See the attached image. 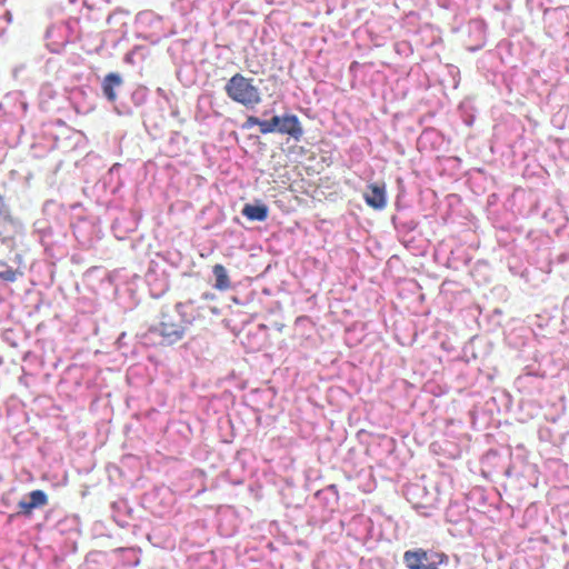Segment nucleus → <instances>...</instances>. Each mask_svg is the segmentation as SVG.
<instances>
[{"mask_svg":"<svg viewBox=\"0 0 569 569\" xmlns=\"http://www.w3.org/2000/svg\"><path fill=\"white\" fill-rule=\"evenodd\" d=\"M451 32L455 33H466L469 36V20L465 21L462 17H455Z\"/></svg>","mask_w":569,"mask_h":569,"instance_id":"ddd939ff","label":"nucleus"},{"mask_svg":"<svg viewBox=\"0 0 569 569\" xmlns=\"http://www.w3.org/2000/svg\"><path fill=\"white\" fill-rule=\"evenodd\" d=\"M448 556L443 552L425 550L422 548L408 550L403 555V562L408 569H440L448 563Z\"/></svg>","mask_w":569,"mask_h":569,"instance_id":"20e7f679","label":"nucleus"},{"mask_svg":"<svg viewBox=\"0 0 569 569\" xmlns=\"http://www.w3.org/2000/svg\"><path fill=\"white\" fill-rule=\"evenodd\" d=\"M254 126L259 127L261 134L278 132L280 134H288L297 141L303 134L302 126L296 114L273 116L270 120H261L256 116H248L241 128L249 130Z\"/></svg>","mask_w":569,"mask_h":569,"instance_id":"f03ea898","label":"nucleus"},{"mask_svg":"<svg viewBox=\"0 0 569 569\" xmlns=\"http://www.w3.org/2000/svg\"><path fill=\"white\" fill-rule=\"evenodd\" d=\"M29 501L21 500L18 503L19 511L14 515L9 516V520H11L16 516H24V517H31L33 509L36 508H42L48 505V496L44 491L37 489L32 490L29 493Z\"/></svg>","mask_w":569,"mask_h":569,"instance_id":"39448f33","label":"nucleus"},{"mask_svg":"<svg viewBox=\"0 0 569 569\" xmlns=\"http://www.w3.org/2000/svg\"><path fill=\"white\" fill-rule=\"evenodd\" d=\"M400 1H401V0H395V1H393V7H396V8L398 9V8H399V2H400Z\"/></svg>","mask_w":569,"mask_h":569,"instance_id":"dca6fc26","label":"nucleus"},{"mask_svg":"<svg viewBox=\"0 0 569 569\" xmlns=\"http://www.w3.org/2000/svg\"><path fill=\"white\" fill-rule=\"evenodd\" d=\"M176 311L180 322H174L168 313H162L161 321L149 329L150 335L159 336L166 345H173L184 337L186 328L200 318V308L192 301L178 302Z\"/></svg>","mask_w":569,"mask_h":569,"instance_id":"f257e3e1","label":"nucleus"},{"mask_svg":"<svg viewBox=\"0 0 569 569\" xmlns=\"http://www.w3.org/2000/svg\"><path fill=\"white\" fill-rule=\"evenodd\" d=\"M367 203L375 208L380 209L386 204L385 191L377 186H370L369 191L365 193Z\"/></svg>","mask_w":569,"mask_h":569,"instance_id":"1a4fd4ad","label":"nucleus"},{"mask_svg":"<svg viewBox=\"0 0 569 569\" xmlns=\"http://www.w3.org/2000/svg\"><path fill=\"white\" fill-rule=\"evenodd\" d=\"M212 272L216 278L214 288L217 290L226 291V290L230 289L231 281H230V278L228 276L226 268L222 264H220V263L214 264L212 267Z\"/></svg>","mask_w":569,"mask_h":569,"instance_id":"6e6552de","label":"nucleus"},{"mask_svg":"<svg viewBox=\"0 0 569 569\" xmlns=\"http://www.w3.org/2000/svg\"><path fill=\"white\" fill-rule=\"evenodd\" d=\"M487 30V23L483 19L477 17L469 19V36H477L485 33Z\"/></svg>","mask_w":569,"mask_h":569,"instance_id":"f8f14e48","label":"nucleus"},{"mask_svg":"<svg viewBox=\"0 0 569 569\" xmlns=\"http://www.w3.org/2000/svg\"><path fill=\"white\" fill-rule=\"evenodd\" d=\"M242 214L251 221H264L268 218V207L264 204H246Z\"/></svg>","mask_w":569,"mask_h":569,"instance_id":"0eeeda50","label":"nucleus"},{"mask_svg":"<svg viewBox=\"0 0 569 569\" xmlns=\"http://www.w3.org/2000/svg\"><path fill=\"white\" fill-rule=\"evenodd\" d=\"M469 0H438V3L452 11H465L468 9Z\"/></svg>","mask_w":569,"mask_h":569,"instance_id":"9d476101","label":"nucleus"},{"mask_svg":"<svg viewBox=\"0 0 569 569\" xmlns=\"http://www.w3.org/2000/svg\"><path fill=\"white\" fill-rule=\"evenodd\" d=\"M227 96L234 102L252 109L261 102V93L253 79L241 73L233 74L224 86Z\"/></svg>","mask_w":569,"mask_h":569,"instance_id":"7ed1b4c3","label":"nucleus"},{"mask_svg":"<svg viewBox=\"0 0 569 569\" xmlns=\"http://www.w3.org/2000/svg\"><path fill=\"white\" fill-rule=\"evenodd\" d=\"M502 16H503V19L501 20V22H502L503 26L507 23L508 19H512V17L508 16L507 13H502Z\"/></svg>","mask_w":569,"mask_h":569,"instance_id":"2eb2a0df","label":"nucleus"},{"mask_svg":"<svg viewBox=\"0 0 569 569\" xmlns=\"http://www.w3.org/2000/svg\"><path fill=\"white\" fill-rule=\"evenodd\" d=\"M2 503H3V505H6V506H8V503H7V501H6V499H4V498H2Z\"/></svg>","mask_w":569,"mask_h":569,"instance_id":"f3484780","label":"nucleus"},{"mask_svg":"<svg viewBox=\"0 0 569 569\" xmlns=\"http://www.w3.org/2000/svg\"><path fill=\"white\" fill-rule=\"evenodd\" d=\"M401 20L405 26H408L407 32L419 33L422 31L421 29H419V30L411 29V27L415 28L419 21V16L416 11H412V10L408 11L407 13H405L403 17H401Z\"/></svg>","mask_w":569,"mask_h":569,"instance_id":"9b49d317","label":"nucleus"},{"mask_svg":"<svg viewBox=\"0 0 569 569\" xmlns=\"http://www.w3.org/2000/svg\"><path fill=\"white\" fill-rule=\"evenodd\" d=\"M123 80L119 73H108L102 81V92L104 97L110 101L114 102L117 100L116 88H119L122 84Z\"/></svg>","mask_w":569,"mask_h":569,"instance_id":"423d86ee","label":"nucleus"},{"mask_svg":"<svg viewBox=\"0 0 569 569\" xmlns=\"http://www.w3.org/2000/svg\"><path fill=\"white\" fill-rule=\"evenodd\" d=\"M18 276H21V272L12 268L0 271V279L6 282H14L18 279Z\"/></svg>","mask_w":569,"mask_h":569,"instance_id":"4468645a","label":"nucleus"}]
</instances>
